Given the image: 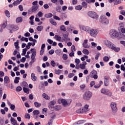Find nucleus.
Returning <instances> with one entry per match:
<instances>
[{
  "instance_id": "1",
  "label": "nucleus",
  "mask_w": 125,
  "mask_h": 125,
  "mask_svg": "<svg viewBox=\"0 0 125 125\" xmlns=\"http://www.w3.org/2000/svg\"><path fill=\"white\" fill-rule=\"evenodd\" d=\"M91 97H92V92H91L90 91H87L83 94V99L85 101L90 100Z\"/></svg>"
},
{
  "instance_id": "2",
  "label": "nucleus",
  "mask_w": 125,
  "mask_h": 125,
  "mask_svg": "<svg viewBox=\"0 0 125 125\" xmlns=\"http://www.w3.org/2000/svg\"><path fill=\"white\" fill-rule=\"evenodd\" d=\"M109 35L111 38H119V32L115 29L110 30Z\"/></svg>"
},
{
  "instance_id": "3",
  "label": "nucleus",
  "mask_w": 125,
  "mask_h": 125,
  "mask_svg": "<svg viewBox=\"0 0 125 125\" xmlns=\"http://www.w3.org/2000/svg\"><path fill=\"white\" fill-rule=\"evenodd\" d=\"M88 15L91 17V18H93V19H96L97 20L98 19L99 16L94 11H90L88 13Z\"/></svg>"
},
{
  "instance_id": "4",
  "label": "nucleus",
  "mask_w": 125,
  "mask_h": 125,
  "mask_svg": "<svg viewBox=\"0 0 125 125\" xmlns=\"http://www.w3.org/2000/svg\"><path fill=\"white\" fill-rule=\"evenodd\" d=\"M100 21L104 25H108L109 24V20L107 19L104 16L101 17Z\"/></svg>"
},
{
  "instance_id": "5",
  "label": "nucleus",
  "mask_w": 125,
  "mask_h": 125,
  "mask_svg": "<svg viewBox=\"0 0 125 125\" xmlns=\"http://www.w3.org/2000/svg\"><path fill=\"white\" fill-rule=\"evenodd\" d=\"M110 107L113 113H117V111H118V108H117V103L111 102L110 104Z\"/></svg>"
},
{
  "instance_id": "6",
  "label": "nucleus",
  "mask_w": 125,
  "mask_h": 125,
  "mask_svg": "<svg viewBox=\"0 0 125 125\" xmlns=\"http://www.w3.org/2000/svg\"><path fill=\"white\" fill-rule=\"evenodd\" d=\"M91 78L97 80L98 79V76H97V71L95 70H93L90 73Z\"/></svg>"
},
{
  "instance_id": "7",
  "label": "nucleus",
  "mask_w": 125,
  "mask_h": 125,
  "mask_svg": "<svg viewBox=\"0 0 125 125\" xmlns=\"http://www.w3.org/2000/svg\"><path fill=\"white\" fill-rule=\"evenodd\" d=\"M36 54H37V52L36 51H34L32 54L31 57V61L30 62H29V65L30 66H32V64H33V63H34V62H35V59L36 58Z\"/></svg>"
},
{
  "instance_id": "8",
  "label": "nucleus",
  "mask_w": 125,
  "mask_h": 125,
  "mask_svg": "<svg viewBox=\"0 0 125 125\" xmlns=\"http://www.w3.org/2000/svg\"><path fill=\"white\" fill-rule=\"evenodd\" d=\"M86 112H88V110H86L84 107L80 108L76 110V112L78 114H83V113H86Z\"/></svg>"
},
{
  "instance_id": "9",
  "label": "nucleus",
  "mask_w": 125,
  "mask_h": 125,
  "mask_svg": "<svg viewBox=\"0 0 125 125\" xmlns=\"http://www.w3.org/2000/svg\"><path fill=\"white\" fill-rule=\"evenodd\" d=\"M89 33L90 34L91 37H94V38H95L97 35V31L96 30L91 29Z\"/></svg>"
},
{
  "instance_id": "10",
  "label": "nucleus",
  "mask_w": 125,
  "mask_h": 125,
  "mask_svg": "<svg viewBox=\"0 0 125 125\" xmlns=\"http://www.w3.org/2000/svg\"><path fill=\"white\" fill-rule=\"evenodd\" d=\"M62 40L64 42H66V41H70V39L69 38V33L63 34L62 35Z\"/></svg>"
},
{
  "instance_id": "11",
  "label": "nucleus",
  "mask_w": 125,
  "mask_h": 125,
  "mask_svg": "<svg viewBox=\"0 0 125 125\" xmlns=\"http://www.w3.org/2000/svg\"><path fill=\"white\" fill-rule=\"evenodd\" d=\"M105 44L106 45V46H107V47H109V48H111L112 46L114 45V44H112L111 42L108 40H106L105 41Z\"/></svg>"
},
{
  "instance_id": "12",
  "label": "nucleus",
  "mask_w": 125,
  "mask_h": 125,
  "mask_svg": "<svg viewBox=\"0 0 125 125\" xmlns=\"http://www.w3.org/2000/svg\"><path fill=\"white\" fill-rule=\"evenodd\" d=\"M82 30L83 31H85V32H87V33H89L90 30L89 29V27L88 26H82L81 27Z\"/></svg>"
},
{
  "instance_id": "13",
  "label": "nucleus",
  "mask_w": 125,
  "mask_h": 125,
  "mask_svg": "<svg viewBox=\"0 0 125 125\" xmlns=\"http://www.w3.org/2000/svg\"><path fill=\"white\" fill-rule=\"evenodd\" d=\"M31 80L33 82H36V81H37V80H38V77L35 75V73H31Z\"/></svg>"
},
{
  "instance_id": "14",
  "label": "nucleus",
  "mask_w": 125,
  "mask_h": 125,
  "mask_svg": "<svg viewBox=\"0 0 125 125\" xmlns=\"http://www.w3.org/2000/svg\"><path fill=\"white\" fill-rule=\"evenodd\" d=\"M117 38L120 40H125V35L124 33H119V36Z\"/></svg>"
},
{
  "instance_id": "15",
  "label": "nucleus",
  "mask_w": 125,
  "mask_h": 125,
  "mask_svg": "<svg viewBox=\"0 0 125 125\" xmlns=\"http://www.w3.org/2000/svg\"><path fill=\"white\" fill-rule=\"evenodd\" d=\"M61 103H62V105L64 106V107H66V106H68V103L67 102V101L65 99H62L61 100Z\"/></svg>"
},
{
  "instance_id": "16",
  "label": "nucleus",
  "mask_w": 125,
  "mask_h": 125,
  "mask_svg": "<svg viewBox=\"0 0 125 125\" xmlns=\"http://www.w3.org/2000/svg\"><path fill=\"white\" fill-rule=\"evenodd\" d=\"M111 49H112V50H114V51H115V52H119V50H120L121 49L120 47H116L114 45H113L111 47Z\"/></svg>"
},
{
  "instance_id": "17",
  "label": "nucleus",
  "mask_w": 125,
  "mask_h": 125,
  "mask_svg": "<svg viewBox=\"0 0 125 125\" xmlns=\"http://www.w3.org/2000/svg\"><path fill=\"white\" fill-rule=\"evenodd\" d=\"M10 80L8 76H5L4 78V83H9Z\"/></svg>"
},
{
  "instance_id": "18",
  "label": "nucleus",
  "mask_w": 125,
  "mask_h": 125,
  "mask_svg": "<svg viewBox=\"0 0 125 125\" xmlns=\"http://www.w3.org/2000/svg\"><path fill=\"white\" fill-rule=\"evenodd\" d=\"M11 123L13 125H18L17 124V121H16L14 118L13 117L11 118Z\"/></svg>"
},
{
  "instance_id": "19",
  "label": "nucleus",
  "mask_w": 125,
  "mask_h": 125,
  "mask_svg": "<svg viewBox=\"0 0 125 125\" xmlns=\"http://www.w3.org/2000/svg\"><path fill=\"white\" fill-rule=\"evenodd\" d=\"M62 107H61V105H58L53 107V109L54 110H55V111H60V110L62 109Z\"/></svg>"
},
{
  "instance_id": "20",
  "label": "nucleus",
  "mask_w": 125,
  "mask_h": 125,
  "mask_svg": "<svg viewBox=\"0 0 125 125\" xmlns=\"http://www.w3.org/2000/svg\"><path fill=\"white\" fill-rule=\"evenodd\" d=\"M109 92V90L105 88H102L101 89V93L106 95L107 93Z\"/></svg>"
},
{
  "instance_id": "21",
  "label": "nucleus",
  "mask_w": 125,
  "mask_h": 125,
  "mask_svg": "<svg viewBox=\"0 0 125 125\" xmlns=\"http://www.w3.org/2000/svg\"><path fill=\"white\" fill-rule=\"evenodd\" d=\"M49 21L51 24H52V25H54V26H56V25H57V23H56V21H55L53 19H50Z\"/></svg>"
},
{
  "instance_id": "22",
  "label": "nucleus",
  "mask_w": 125,
  "mask_h": 125,
  "mask_svg": "<svg viewBox=\"0 0 125 125\" xmlns=\"http://www.w3.org/2000/svg\"><path fill=\"white\" fill-rule=\"evenodd\" d=\"M52 16H53V15H52L51 13H49L44 15V17H45V18H51Z\"/></svg>"
},
{
  "instance_id": "23",
  "label": "nucleus",
  "mask_w": 125,
  "mask_h": 125,
  "mask_svg": "<svg viewBox=\"0 0 125 125\" xmlns=\"http://www.w3.org/2000/svg\"><path fill=\"white\" fill-rule=\"evenodd\" d=\"M22 21H23V19L21 17L17 18L16 20V23H21Z\"/></svg>"
},
{
  "instance_id": "24",
  "label": "nucleus",
  "mask_w": 125,
  "mask_h": 125,
  "mask_svg": "<svg viewBox=\"0 0 125 125\" xmlns=\"http://www.w3.org/2000/svg\"><path fill=\"white\" fill-rule=\"evenodd\" d=\"M38 10V6H33L32 7L31 12H36Z\"/></svg>"
},
{
  "instance_id": "25",
  "label": "nucleus",
  "mask_w": 125,
  "mask_h": 125,
  "mask_svg": "<svg viewBox=\"0 0 125 125\" xmlns=\"http://www.w3.org/2000/svg\"><path fill=\"white\" fill-rule=\"evenodd\" d=\"M84 123H85V120H80L74 123V125H82V124H84Z\"/></svg>"
},
{
  "instance_id": "26",
  "label": "nucleus",
  "mask_w": 125,
  "mask_h": 125,
  "mask_svg": "<svg viewBox=\"0 0 125 125\" xmlns=\"http://www.w3.org/2000/svg\"><path fill=\"white\" fill-rule=\"evenodd\" d=\"M104 84L105 86H108V85H109V82H108V78H107L106 77L104 78Z\"/></svg>"
},
{
  "instance_id": "27",
  "label": "nucleus",
  "mask_w": 125,
  "mask_h": 125,
  "mask_svg": "<svg viewBox=\"0 0 125 125\" xmlns=\"http://www.w3.org/2000/svg\"><path fill=\"white\" fill-rule=\"evenodd\" d=\"M34 105L36 108H40L42 106V104L39 103L38 102H34Z\"/></svg>"
},
{
  "instance_id": "28",
  "label": "nucleus",
  "mask_w": 125,
  "mask_h": 125,
  "mask_svg": "<svg viewBox=\"0 0 125 125\" xmlns=\"http://www.w3.org/2000/svg\"><path fill=\"white\" fill-rule=\"evenodd\" d=\"M23 90L25 93H27V94H29V92L30 91V89H29V88L23 87Z\"/></svg>"
},
{
  "instance_id": "29",
  "label": "nucleus",
  "mask_w": 125,
  "mask_h": 125,
  "mask_svg": "<svg viewBox=\"0 0 125 125\" xmlns=\"http://www.w3.org/2000/svg\"><path fill=\"white\" fill-rule=\"evenodd\" d=\"M82 5L83 7H84V8H87V3L85 1H83L82 3Z\"/></svg>"
},
{
  "instance_id": "30",
  "label": "nucleus",
  "mask_w": 125,
  "mask_h": 125,
  "mask_svg": "<svg viewBox=\"0 0 125 125\" xmlns=\"http://www.w3.org/2000/svg\"><path fill=\"white\" fill-rule=\"evenodd\" d=\"M55 39L56 41H58V42H61V37L59 36V35H56L55 36Z\"/></svg>"
},
{
  "instance_id": "31",
  "label": "nucleus",
  "mask_w": 125,
  "mask_h": 125,
  "mask_svg": "<svg viewBox=\"0 0 125 125\" xmlns=\"http://www.w3.org/2000/svg\"><path fill=\"white\" fill-rule=\"evenodd\" d=\"M19 41L17 40L16 42H15L14 45L17 49H18L19 48Z\"/></svg>"
},
{
  "instance_id": "32",
  "label": "nucleus",
  "mask_w": 125,
  "mask_h": 125,
  "mask_svg": "<svg viewBox=\"0 0 125 125\" xmlns=\"http://www.w3.org/2000/svg\"><path fill=\"white\" fill-rule=\"evenodd\" d=\"M61 31H63V32H66V27L64 25H61L60 26Z\"/></svg>"
},
{
  "instance_id": "33",
  "label": "nucleus",
  "mask_w": 125,
  "mask_h": 125,
  "mask_svg": "<svg viewBox=\"0 0 125 125\" xmlns=\"http://www.w3.org/2000/svg\"><path fill=\"white\" fill-rule=\"evenodd\" d=\"M43 29V26H38L37 27V30L39 32H41V31H42Z\"/></svg>"
},
{
  "instance_id": "34",
  "label": "nucleus",
  "mask_w": 125,
  "mask_h": 125,
  "mask_svg": "<svg viewBox=\"0 0 125 125\" xmlns=\"http://www.w3.org/2000/svg\"><path fill=\"white\" fill-rule=\"evenodd\" d=\"M83 53L84 54H86V55H88L89 54V51H88V50H87L86 49H84L83 50Z\"/></svg>"
},
{
  "instance_id": "35",
  "label": "nucleus",
  "mask_w": 125,
  "mask_h": 125,
  "mask_svg": "<svg viewBox=\"0 0 125 125\" xmlns=\"http://www.w3.org/2000/svg\"><path fill=\"white\" fill-rule=\"evenodd\" d=\"M40 114V111L35 110L33 111V116H37Z\"/></svg>"
},
{
  "instance_id": "36",
  "label": "nucleus",
  "mask_w": 125,
  "mask_h": 125,
  "mask_svg": "<svg viewBox=\"0 0 125 125\" xmlns=\"http://www.w3.org/2000/svg\"><path fill=\"white\" fill-rule=\"evenodd\" d=\"M82 9H83V6H82L81 5L76 6L75 7V9L76 10H82Z\"/></svg>"
},
{
  "instance_id": "37",
  "label": "nucleus",
  "mask_w": 125,
  "mask_h": 125,
  "mask_svg": "<svg viewBox=\"0 0 125 125\" xmlns=\"http://www.w3.org/2000/svg\"><path fill=\"white\" fill-rule=\"evenodd\" d=\"M115 0L114 2V5H118V4H120V3H122V1L121 0Z\"/></svg>"
},
{
  "instance_id": "38",
  "label": "nucleus",
  "mask_w": 125,
  "mask_h": 125,
  "mask_svg": "<svg viewBox=\"0 0 125 125\" xmlns=\"http://www.w3.org/2000/svg\"><path fill=\"white\" fill-rule=\"evenodd\" d=\"M21 42H24V41H25V42H29V40H28V38H27L26 37H22L21 38Z\"/></svg>"
},
{
  "instance_id": "39",
  "label": "nucleus",
  "mask_w": 125,
  "mask_h": 125,
  "mask_svg": "<svg viewBox=\"0 0 125 125\" xmlns=\"http://www.w3.org/2000/svg\"><path fill=\"white\" fill-rule=\"evenodd\" d=\"M13 5L16 6L18 5V4H20V0H17V1H14L13 3Z\"/></svg>"
},
{
  "instance_id": "40",
  "label": "nucleus",
  "mask_w": 125,
  "mask_h": 125,
  "mask_svg": "<svg viewBox=\"0 0 125 125\" xmlns=\"http://www.w3.org/2000/svg\"><path fill=\"white\" fill-rule=\"evenodd\" d=\"M19 80H20V77H16L14 80L15 83H19Z\"/></svg>"
},
{
  "instance_id": "41",
  "label": "nucleus",
  "mask_w": 125,
  "mask_h": 125,
  "mask_svg": "<svg viewBox=\"0 0 125 125\" xmlns=\"http://www.w3.org/2000/svg\"><path fill=\"white\" fill-rule=\"evenodd\" d=\"M109 60V57L108 56H104L103 58V61H104V62H108Z\"/></svg>"
},
{
  "instance_id": "42",
  "label": "nucleus",
  "mask_w": 125,
  "mask_h": 125,
  "mask_svg": "<svg viewBox=\"0 0 125 125\" xmlns=\"http://www.w3.org/2000/svg\"><path fill=\"white\" fill-rule=\"evenodd\" d=\"M19 30V27L18 25H14V27L13 28V31H14L16 32V31H18Z\"/></svg>"
},
{
  "instance_id": "43",
  "label": "nucleus",
  "mask_w": 125,
  "mask_h": 125,
  "mask_svg": "<svg viewBox=\"0 0 125 125\" xmlns=\"http://www.w3.org/2000/svg\"><path fill=\"white\" fill-rule=\"evenodd\" d=\"M62 59L63 60H67V59H68V55L66 54H63L62 55Z\"/></svg>"
},
{
  "instance_id": "44",
  "label": "nucleus",
  "mask_w": 125,
  "mask_h": 125,
  "mask_svg": "<svg viewBox=\"0 0 125 125\" xmlns=\"http://www.w3.org/2000/svg\"><path fill=\"white\" fill-rule=\"evenodd\" d=\"M27 48H24L22 49V53L21 54V55L25 56L26 55V53L27 52Z\"/></svg>"
},
{
  "instance_id": "45",
  "label": "nucleus",
  "mask_w": 125,
  "mask_h": 125,
  "mask_svg": "<svg viewBox=\"0 0 125 125\" xmlns=\"http://www.w3.org/2000/svg\"><path fill=\"white\" fill-rule=\"evenodd\" d=\"M5 14L6 15V16H7V17H8V18L10 17V13H9V11H8V10L5 11Z\"/></svg>"
},
{
  "instance_id": "46",
  "label": "nucleus",
  "mask_w": 125,
  "mask_h": 125,
  "mask_svg": "<svg viewBox=\"0 0 125 125\" xmlns=\"http://www.w3.org/2000/svg\"><path fill=\"white\" fill-rule=\"evenodd\" d=\"M124 28V23H119V27H118V30L120 31L121 29H122Z\"/></svg>"
},
{
  "instance_id": "47",
  "label": "nucleus",
  "mask_w": 125,
  "mask_h": 125,
  "mask_svg": "<svg viewBox=\"0 0 125 125\" xmlns=\"http://www.w3.org/2000/svg\"><path fill=\"white\" fill-rule=\"evenodd\" d=\"M80 67L81 70H84V69H85V66L84 65V64H83L82 63L80 64Z\"/></svg>"
},
{
  "instance_id": "48",
  "label": "nucleus",
  "mask_w": 125,
  "mask_h": 125,
  "mask_svg": "<svg viewBox=\"0 0 125 125\" xmlns=\"http://www.w3.org/2000/svg\"><path fill=\"white\" fill-rule=\"evenodd\" d=\"M16 91H17L18 92H19L20 91H21V90H22V87L20 86H18L16 89Z\"/></svg>"
},
{
  "instance_id": "49",
  "label": "nucleus",
  "mask_w": 125,
  "mask_h": 125,
  "mask_svg": "<svg viewBox=\"0 0 125 125\" xmlns=\"http://www.w3.org/2000/svg\"><path fill=\"white\" fill-rule=\"evenodd\" d=\"M24 117L25 119H28V120L31 118V115L29 113H26Z\"/></svg>"
},
{
  "instance_id": "50",
  "label": "nucleus",
  "mask_w": 125,
  "mask_h": 125,
  "mask_svg": "<svg viewBox=\"0 0 125 125\" xmlns=\"http://www.w3.org/2000/svg\"><path fill=\"white\" fill-rule=\"evenodd\" d=\"M87 3H91V2H95V0H85Z\"/></svg>"
},
{
  "instance_id": "51",
  "label": "nucleus",
  "mask_w": 125,
  "mask_h": 125,
  "mask_svg": "<svg viewBox=\"0 0 125 125\" xmlns=\"http://www.w3.org/2000/svg\"><path fill=\"white\" fill-rule=\"evenodd\" d=\"M7 22L3 23L2 25H1V28H2L3 29H5L7 26Z\"/></svg>"
},
{
  "instance_id": "52",
  "label": "nucleus",
  "mask_w": 125,
  "mask_h": 125,
  "mask_svg": "<svg viewBox=\"0 0 125 125\" xmlns=\"http://www.w3.org/2000/svg\"><path fill=\"white\" fill-rule=\"evenodd\" d=\"M49 104L50 105H52L53 106L55 105L56 104V101L53 100L50 102Z\"/></svg>"
},
{
  "instance_id": "53",
  "label": "nucleus",
  "mask_w": 125,
  "mask_h": 125,
  "mask_svg": "<svg viewBox=\"0 0 125 125\" xmlns=\"http://www.w3.org/2000/svg\"><path fill=\"white\" fill-rule=\"evenodd\" d=\"M53 18L54 19H55V20H58L59 21H60V20H61V19H60V18H59L57 16H53Z\"/></svg>"
},
{
  "instance_id": "54",
  "label": "nucleus",
  "mask_w": 125,
  "mask_h": 125,
  "mask_svg": "<svg viewBox=\"0 0 125 125\" xmlns=\"http://www.w3.org/2000/svg\"><path fill=\"white\" fill-rule=\"evenodd\" d=\"M10 108L12 111H14L15 110V105L14 104H12L11 106H10Z\"/></svg>"
},
{
  "instance_id": "55",
  "label": "nucleus",
  "mask_w": 125,
  "mask_h": 125,
  "mask_svg": "<svg viewBox=\"0 0 125 125\" xmlns=\"http://www.w3.org/2000/svg\"><path fill=\"white\" fill-rule=\"evenodd\" d=\"M51 65L52 66V67H55V66H56V63H55L54 61H51Z\"/></svg>"
},
{
  "instance_id": "56",
  "label": "nucleus",
  "mask_w": 125,
  "mask_h": 125,
  "mask_svg": "<svg viewBox=\"0 0 125 125\" xmlns=\"http://www.w3.org/2000/svg\"><path fill=\"white\" fill-rule=\"evenodd\" d=\"M121 70L122 71H123L125 73V65L124 64H121Z\"/></svg>"
},
{
  "instance_id": "57",
  "label": "nucleus",
  "mask_w": 125,
  "mask_h": 125,
  "mask_svg": "<svg viewBox=\"0 0 125 125\" xmlns=\"http://www.w3.org/2000/svg\"><path fill=\"white\" fill-rule=\"evenodd\" d=\"M74 76H75V74L74 73H69L68 74V78H69L70 79H71V78H73V77H74Z\"/></svg>"
},
{
  "instance_id": "58",
  "label": "nucleus",
  "mask_w": 125,
  "mask_h": 125,
  "mask_svg": "<svg viewBox=\"0 0 125 125\" xmlns=\"http://www.w3.org/2000/svg\"><path fill=\"white\" fill-rule=\"evenodd\" d=\"M83 45L84 48H89V46H88V44L87 43L84 44V43H83Z\"/></svg>"
},
{
  "instance_id": "59",
  "label": "nucleus",
  "mask_w": 125,
  "mask_h": 125,
  "mask_svg": "<svg viewBox=\"0 0 125 125\" xmlns=\"http://www.w3.org/2000/svg\"><path fill=\"white\" fill-rule=\"evenodd\" d=\"M55 74L57 75H60L61 74V70L59 69L55 70Z\"/></svg>"
},
{
  "instance_id": "60",
  "label": "nucleus",
  "mask_w": 125,
  "mask_h": 125,
  "mask_svg": "<svg viewBox=\"0 0 125 125\" xmlns=\"http://www.w3.org/2000/svg\"><path fill=\"white\" fill-rule=\"evenodd\" d=\"M56 11H57L58 12H60L61 10V6H58L56 8Z\"/></svg>"
},
{
  "instance_id": "61",
  "label": "nucleus",
  "mask_w": 125,
  "mask_h": 125,
  "mask_svg": "<svg viewBox=\"0 0 125 125\" xmlns=\"http://www.w3.org/2000/svg\"><path fill=\"white\" fill-rule=\"evenodd\" d=\"M71 51H72V52L76 51V47H75L74 45L71 46Z\"/></svg>"
},
{
  "instance_id": "62",
  "label": "nucleus",
  "mask_w": 125,
  "mask_h": 125,
  "mask_svg": "<svg viewBox=\"0 0 125 125\" xmlns=\"http://www.w3.org/2000/svg\"><path fill=\"white\" fill-rule=\"evenodd\" d=\"M75 63H76L77 64H79V63H81V60H80L79 59H76Z\"/></svg>"
},
{
  "instance_id": "63",
  "label": "nucleus",
  "mask_w": 125,
  "mask_h": 125,
  "mask_svg": "<svg viewBox=\"0 0 125 125\" xmlns=\"http://www.w3.org/2000/svg\"><path fill=\"white\" fill-rule=\"evenodd\" d=\"M54 53V50L51 49L50 51H49V54H50V55H52Z\"/></svg>"
},
{
  "instance_id": "64",
  "label": "nucleus",
  "mask_w": 125,
  "mask_h": 125,
  "mask_svg": "<svg viewBox=\"0 0 125 125\" xmlns=\"http://www.w3.org/2000/svg\"><path fill=\"white\" fill-rule=\"evenodd\" d=\"M120 31H121L122 34H125V28H121L120 29Z\"/></svg>"
}]
</instances>
